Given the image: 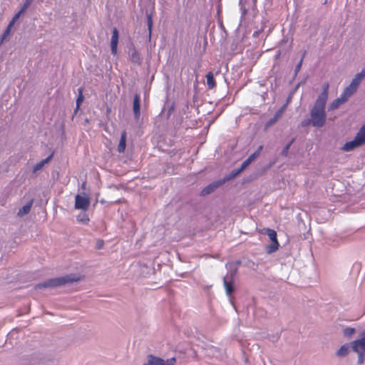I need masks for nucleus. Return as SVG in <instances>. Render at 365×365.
<instances>
[{
  "label": "nucleus",
  "instance_id": "f257e3e1",
  "mask_svg": "<svg viewBox=\"0 0 365 365\" xmlns=\"http://www.w3.org/2000/svg\"><path fill=\"white\" fill-rule=\"evenodd\" d=\"M326 103L316 101L313 108L310 111V123L316 128L324 126L327 120V114L325 111Z\"/></svg>",
  "mask_w": 365,
  "mask_h": 365
},
{
  "label": "nucleus",
  "instance_id": "f03ea898",
  "mask_svg": "<svg viewBox=\"0 0 365 365\" xmlns=\"http://www.w3.org/2000/svg\"><path fill=\"white\" fill-rule=\"evenodd\" d=\"M79 279L78 277L73 274H66L65 276L51 278L43 282L38 284L36 289H45L48 287H57L68 283L76 282Z\"/></svg>",
  "mask_w": 365,
  "mask_h": 365
},
{
  "label": "nucleus",
  "instance_id": "7ed1b4c3",
  "mask_svg": "<svg viewBox=\"0 0 365 365\" xmlns=\"http://www.w3.org/2000/svg\"><path fill=\"white\" fill-rule=\"evenodd\" d=\"M351 350L358 354V364H362L365 360V329L357 339L351 342Z\"/></svg>",
  "mask_w": 365,
  "mask_h": 365
},
{
  "label": "nucleus",
  "instance_id": "20e7f679",
  "mask_svg": "<svg viewBox=\"0 0 365 365\" xmlns=\"http://www.w3.org/2000/svg\"><path fill=\"white\" fill-rule=\"evenodd\" d=\"M365 144V123L361 127L354 140L346 142L341 150L345 152L353 150L354 148Z\"/></svg>",
  "mask_w": 365,
  "mask_h": 365
},
{
  "label": "nucleus",
  "instance_id": "39448f33",
  "mask_svg": "<svg viewBox=\"0 0 365 365\" xmlns=\"http://www.w3.org/2000/svg\"><path fill=\"white\" fill-rule=\"evenodd\" d=\"M237 272V268L230 269L229 272L223 278L224 287L225 289V292L227 296H230L235 290L233 282Z\"/></svg>",
  "mask_w": 365,
  "mask_h": 365
},
{
  "label": "nucleus",
  "instance_id": "423d86ee",
  "mask_svg": "<svg viewBox=\"0 0 365 365\" xmlns=\"http://www.w3.org/2000/svg\"><path fill=\"white\" fill-rule=\"evenodd\" d=\"M90 205V200L86 196L77 195L75 199V208L86 211Z\"/></svg>",
  "mask_w": 365,
  "mask_h": 365
},
{
  "label": "nucleus",
  "instance_id": "0eeeda50",
  "mask_svg": "<svg viewBox=\"0 0 365 365\" xmlns=\"http://www.w3.org/2000/svg\"><path fill=\"white\" fill-rule=\"evenodd\" d=\"M119 34L116 28L113 29L111 41H110V50L113 55L117 53V46L118 43Z\"/></svg>",
  "mask_w": 365,
  "mask_h": 365
},
{
  "label": "nucleus",
  "instance_id": "6e6552de",
  "mask_svg": "<svg viewBox=\"0 0 365 365\" xmlns=\"http://www.w3.org/2000/svg\"><path fill=\"white\" fill-rule=\"evenodd\" d=\"M129 59L133 63H137L138 65H140L142 62V57L138 51L135 48V47L130 48Z\"/></svg>",
  "mask_w": 365,
  "mask_h": 365
},
{
  "label": "nucleus",
  "instance_id": "1a4fd4ad",
  "mask_svg": "<svg viewBox=\"0 0 365 365\" xmlns=\"http://www.w3.org/2000/svg\"><path fill=\"white\" fill-rule=\"evenodd\" d=\"M140 97L139 94H135L133 98V113L135 119H138L140 115Z\"/></svg>",
  "mask_w": 365,
  "mask_h": 365
},
{
  "label": "nucleus",
  "instance_id": "9d476101",
  "mask_svg": "<svg viewBox=\"0 0 365 365\" xmlns=\"http://www.w3.org/2000/svg\"><path fill=\"white\" fill-rule=\"evenodd\" d=\"M357 88H356L355 86L350 83L347 87L345 88L341 95L348 101L349 98L356 91Z\"/></svg>",
  "mask_w": 365,
  "mask_h": 365
},
{
  "label": "nucleus",
  "instance_id": "9b49d317",
  "mask_svg": "<svg viewBox=\"0 0 365 365\" xmlns=\"http://www.w3.org/2000/svg\"><path fill=\"white\" fill-rule=\"evenodd\" d=\"M220 185V183L218 182H214L208 185L207 186L205 187L202 189V190L201 191V195L205 196L212 193L213 191L215 190V189H217L219 187Z\"/></svg>",
  "mask_w": 365,
  "mask_h": 365
},
{
  "label": "nucleus",
  "instance_id": "f8f14e48",
  "mask_svg": "<svg viewBox=\"0 0 365 365\" xmlns=\"http://www.w3.org/2000/svg\"><path fill=\"white\" fill-rule=\"evenodd\" d=\"M347 101L341 95L334 101L331 103L329 106V110H334L337 109L341 105L346 103Z\"/></svg>",
  "mask_w": 365,
  "mask_h": 365
},
{
  "label": "nucleus",
  "instance_id": "ddd939ff",
  "mask_svg": "<svg viewBox=\"0 0 365 365\" xmlns=\"http://www.w3.org/2000/svg\"><path fill=\"white\" fill-rule=\"evenodd\" d=\"M328 91H329V83H326L324 84L323 88H322V91L320 93V95L318 96L317 101L327 103V101L328 99Z\"/></svg>",
  "mask_w": 365,
  "mask_h": 365
},
{
  "label": "nucleus",
  "instance_id": "4468645a",
  "mask_svg": "<svg viewBox=\"0 0 365 365\" xmlns=\"http://www.w3.org/2000/svg\"><path fill=\"white\" fill-rule=\"evenodd\" d=\"M53 153H51L46 158L41 160L38 163H36L33 168V173H36L40 170L46 164H47L53 158Z\"/></svg>",
  "mask_w": 365,
  "mask_h": 365
},
{
  "label": "nucleus",
  "instance_id": "2eb2a0df",
  "mask_svg": "<svg viewBox=\"0 0 365 365\" xmlns=\"http://www.w3.org/2000/svg\"><path fill=\"white\" fill-rule=\"evenodd\" d=\"M126 138H127V133L125 130H123L120 135V139L119 141V144L118 146V151L119 153H123L125 149L126 146Z\"/></svg>",
  "mask_w": 365,
  "mask_h": 365
},
{
  "label": "nucleus",
  "instance_id": "dca6fc26",
  "mask_svg": "<svg viewBox=\"0 0 365 365\" xmlns=\"http://www.w3.org/2000/svg\"><path fill=\"white\" fill-rule=\"evenodd\" d=\"M365 78V71L363 70L360 73H358L355 75L354 78L352 79L350 83L355 86L356 88L359 87L362 80Z\"/></svg>",
  "mask_w": 365,
  "mask_h": 365
},
{
  "label": "nucleus",
  "instance_id": "f3484780",
  "mask_svg": "<svg viewBox=\"0 0 365 365\" xmlns=\"http://www.w3.org/2000/svg\"><path fill=\"white\" fill-rule=\"evenodd\" d=\"M350 349H351V342L349 344H345L339 349L336 355L340 357H344L349 354Z\"/></svg>",
  "mask_w": 365,
  "mask_h": 365
},
{
  "label": "nucleus",
  "instance_id": "a211bd4d",
  "mask_svg": "<svg viewBox=\"0 0 365 365\" xmlns=\"http://www.w3.org/2000/svg\"><path fill=\"white\" fill-rule=\"evenodd\" d=\"M33 204V200H30L25 205H24L21 208L19 209L18 212V215L22 217L26 214H28Z\"/></svg>",
  "mask_w": 365,
  "mask_h": 365
},
{
  "label": "nucleus",
  "instance_id": "6ab92c4d",
  "mask_svg": "<svg viewBox=\"0 0 365 365\" xmlns=\"http://www.w3.org/2000/svg\"><path fill=\"white\" fill-rule=\"evenodd\" d=\"M207 85L210 89H212L215 87V81L214 80V75L212 72H209L206 75Z\"/></svg>",
  "mask_w": 365,
  "mask_h": 365
},
{
  "label": "nucleus",
  "instance_id": "aec40b11",
  "mask_svg": "<svg viewBox=\"0 0 365 365\" xmlns=\"http://www.w3.org/2000/svg\"><path fill=\"white\" fill-rule=\"evenodd\" d=\"M160 362L161 358L150 354L148 356V362L144 365H160Z\"/></svg>",
  "mask_w": 365,
  "mask_h": 365
},
{
  "label": "nucleus",
  "instance_id": "412c9836",
  "mask_svg": "<svg viewBox=\"0 0 365 365\" xmlns=\"http://www.w3.org/2000/svg\"><path fill=\"white\" fill-rule=\"evenodd\" d=\"M279 242H272V243L268 245L266 248V251L268 254L273 253L276 252L279 248Z\"/></svg>",
  "mask_w": 365,
  "mask_h": 365
},
{
  "label": "nucleus",
  "instance_id": "4be33fe9",
  "mask_svg": "<svg viewBox=\"0 0 365 365\" xmlns=\"http://www.w3.org/2000/svg\"><path fill=\"white\" fill-rule=\"evenodd\" d=\"M257 157L253 153L251 154L241 165L242 169H245Z\"/></svg>",
  "mask_w": 365,
  "mask_h": 365
},
{
  "label": "nucleus",
  "instance_id": "5701e85b",
  "mask_svg": "<svg viewBox=\"0 0 365 365\" xmlns=\"http://www.w3.org/2000/svg\"><path fill=\"white\" fill-rule=\"evenodd\" d=\"M78 96L76 99V110L79 108L81 104L82 103L83 101V88H79L78 89Z\"/></svg>",
  "mask_w": 365,
  "mask_h": 365
},
{
  "label": "nucleus",
  "instance_id": "b1692460",
  "mask_svg": "<svg viewBox=\"0 0 365 365\" xmlns=\"http://www.w3.org/2000/svg\"><path fill=\"white\" fill-rule=\"evenodd\" d=\"M266 233L272 242H277V232L274 230L267 229Z\"/></svg>",
  "mask_w": 365,
  "mask_h": 365
},
{
  "label": "nucleus",
  "instance_id": "393cba45",
  "mask_svg": "<svg viewBox=\"0 0 365 365\" xmlns=\"http://www.w3.org/2000/svg\"><path fill=\"white\" fill-rule=\"evenodd\" d=\"M355 331H356V330L354 328L346 327V328L344 329L343 334L346 337L351 338L354 335Z\"/></svg>",
  "mask_w": 365,
  "mask_h": 365
},
{
  "label": "nucleus",
  "instance_id": "a878e982",
  "mask_svg": "<svg viewBox=\"0 0 365 365\" xmlns=\"http://www.w3.org/2000/svg\"><path fill=\"white\" fill-rule=\"evenodd\" d=\"M295 138H292L284 147V148L282 149V155L283 156H287L288 155V152H289V150L291 147V145H292V143H294Z\"/></svg>",
  "mask_w": 365,
  "mask_h": 365
},
{
  "label": "nucleus",
  "instance_id": "bb28decb",
  "mask_svg": "<svg viewBox=\"0 0 365 365\" xmlns=\"http://www.w3.org/2000/svg\"><path fill=\"white\" fill-rule=\"evenodd\" d=\"M77 220L83 223H87L89 218L86 212H81L77 216Z\"/></svg>",
  "mask_w": 365,
  "mask_h": 365
},
{
  "label": "nucleus",
  "instance_id": "cd10ccee",
  "mask_svg": "<svg viewBox=\"0 0 365 365\" xmlns=\"http://www.w3.org/2000/svg\"><path fill=\"white\" fill-rule=\"evenodd\" d=\"M26 9H24V7L22 6L21 10L16 13L14 16L12 18V20L10 21V26H13L14 23L19 19L21 14H23Z\"/></svg>",
  "mask_w": 365,
  "mask_h": 365
},
{
  "label": "nucleus",
  "instance_id": "c85d7f7f",
  "mask_svg": "<svg viewBox=\"0 0 365 365\" xmlns=\"http://www.w3.org/2000/svg\"><path fill=\"white\" fill-rule=\"evenodd\" d=\"M280 115H281V112L280 111L277 112L275 113V115H274V117L272 118L271 119H269L267 122V126H270V125L274 124L277 121V120L279 118Z\"/></svg>",
  "mask_w": 365,
  "mask_h": 365
},
{
  "label": "nucleus",
  "instance_id": "c756f323",
  "mask_svg": "<svg viewBox=\"0 0 365 365\" xmlns=\"http://www.w3.org/2000/svg\"><path fill=\"white\" fill-rule=\"evenodd\" d=\"M146 16H147V21H148V31H149V36H150L151 35L152 26H153L152 14H148L147 12L146 13Z\"/></svg>",
  "mask_w": 365,
  "mask_h": 365
},
{
  "label": "nucleus",
  "instance_id": "7c9ffc66",
  "mask_svg": "<svg viewBox=\"0 0 365 365\" xmlns=\"http://www.w3.org/2000/svg\"><path fill=\"white\" fill-rule=\"evenodd\" d=\"M175 358L174 357L168 359L166 361L161 359V362L160 365H175Z\"/></svg>",
  "mask_w": 365,
  "mask_h": 365
},
{
  "label": "nucleus",
  "instance_id": "2f4dec72",
  "mask_svg": "<svg viewBox=\"0 0 365 365\" xmlns=\"http://www.w3.org/2000/svg\"><path fill=\"white\" fill-rule=\"evenodd\" d=\"M245 169H242V166L237 169V170H234L231 172V173L230 174V176L227 178L228 180L232 178H235L236 177L237 175H239L242 171H243Z\"/></svg>",
  "mask_w": 365,
  "mask_h": 365
},
{
  "label": "nucleus",
  "instance_id": "473e14b6",
  "mask_svg": "<svg viewBox=\"0 0 365 365\" xmlns=\"http://www.w3.org/2000/svg\"><path fill=\"white\" fill-rule=\"evenodd\" d=\"M12 26H10V24H9L6 29L4 31V34L1 36V42L7 37V36L9 34L11 29Z\"/></svg>",
  "mask_w": 365,
  "mask_h": 365
},
{
  "label": "nucleus",
  "instance_id": "72a5a7b5",
  "mask_svg": "<svg viewBox=\"0 0 365 365\" xmlns=\"http://www.w3.org/2000/svg\"><path fill=\"white\" fill-rule=\"evenodd\" d=\"M36 361H37L36 359V358H34V357H33V358L31 359V361H22L19 365H36Z\"/></svg>",
  "mask_w": 365,
  "mask_h": 365
},
{
  "label": "nucleus",
  "instance_id": "f704fd0d",
  "mask_svg": "<svg viewBox=\"0 0 365 365\" xmlns=\"http://www.w3.org/2000/svg\"><path fill=\"white\" fill-rule=\"evenodd\" d=\"M302 62H303V57H302L299 62L297 63V65L295 67V71H294L295 75H297V73L300 71V69L302 68Z\"/></svg>",
  "mask_w": 365,
  "mask_h": 365
},
{
  "label": "nucleus",
  "instance_id": "c9c22d12",
  "mask_svg": "<svg viewBox=\"0 0 365 365\" xmlns=\"http://www.w3.org/2000/svg\"><path fill=\"white\" fill-rule=\"evenodd\" d=\"M34 0H26L23 4L24 9H27L29 6L32 4Z\"/></svg>",
  "mask_w": 365,
  "mask_h": 365
},
{
  "label": "nucleus",
  "instance_id": "e433bc0d",
  "mask_svg": "<svg viewBox=\"0 0 365 365\" xmlns=\"http://www.w3.org/2000/svg\"><path fill=\"white\" fill-rule=\"evenodd\" d=\"M103 247V240H98L96 242V248L98 249V250H101L102 249Z\"/></svg>",
  "mask_w": 365,
  "mask_h": 365
},
{
  "label": "nucleus",
  "instance_id": "4c0bfd02",
  "mask_svg": "<svg viewBox=\"0 0 365 365\" xmlns=\"http://www.w3.org/2000/svg\"><path fill=\"white\" fill-rule=\"evenodd\" d=\"M262 148H263L262 145L259 146V148L257 149V150L255 153H253V154L255 155V156L257 158L259 155L261 151L262 150Z\"/></svg>",
  "mask_w": 365,
  "mask_h": 365
},
{
  "label": "nucleus",
  "instance_id": "58836bf2",
  "mask_svg": "<svg viewBox=\"0 0 365 365\" xmlns=\"http://www.w3.org/2000/svg\"><path fill=\"white\" fill-rule=\"evenodd\" d=\"M309 123H310L309 120H308L307 122V121H303V122L302 123V125H303V126H305V125H307Z\"/></svg>",
  "mask_w": 365,
  "mask_h": 365
}]
</instances>
